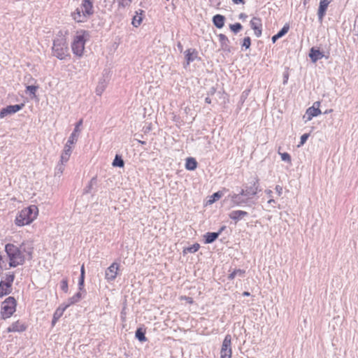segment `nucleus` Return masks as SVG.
Instances as JSON below:
<instances>
[{
  "label": "nucleus",
  "instance_id": "nucleus-12",
  "mask_svg": "<svg viewBox=\"0 0 358 358\" xmlns=\"http://www.w3.org/2000/svg\"><path fill=\"white\" fill-rule=\"evenodd\" d=\"M308 56L313 63L317 62L318 60L321 59L323 57L328 59L329 57V52H327V55L324 54V52L320 51L319 49H317L315 47H313L310 49Z\"/></svg>",
  "mask_w": 358,
  "mask_h": 358
},
{
  "label": "nucleus",
  "instance_id": "nucleus-9",
  "mask_svg": "<svg viewBox=\"0 0 358 358\" xmlns=\"http://www.w3.org/2000/svg\"><path fill=\"white\" fill-rule=\"evenodd\" d=\"M231 336L227 334L222 344L220 358H231Z\"/></svg>",
  "mask_w": 358,
  "mask_h": 358
},
{
  "label": "nucleus",
  "instance_id": "nucleus-58",
  "mask_svg": "<svg viewBox=\"0 0 358 358\" xmlns=\"http://www.w3.org/2000/svg\"><path fill=\"white\" fill-rule=\"evenodd\" d=\"M265 193L268 196L270 199H273V192L271 189H266Z\"/></svg>",
  "mask_w": 358,
  "mask_h": 358
},
{
  "label": "nucleus",
  "instance_id": "nucleus-29",
  "mask_svg": "<svg viewBox=\"0 0 358 358\" xmlns=\"http://www.w3.org/2000/svg\"><path fill=\"white\" fill-rule=\"evenodd\" d=\"M250 24L253 30L262 27V20L257 17H252L250 22Z\"/></svg>",
  "mask_w": 358,
  "mask_h": 358
},
{
  "label": "nucleus",
  "instance_id": "nucleus-41",
  "mask_svg": "<svg viewBox=\"0 0 358 358\" xmlns=\"http://www.w3.org/2000/svg\"><path fill=\"white\" fill-rule=\"evenodd\" d=\"M309 136H310L309 134H308V133L303 134L300 138V142H299V144L298 145V147H300V146L304 145L306 143V142L307 141L308 138H309Z\"/></svg>",
  "mask_w": 358,
  "mask_h": 358
},
{
  "label": "nucleus",
  "instance_id": "nucleus-16",
  "mask_svg": "<svg viewBox=\"0 0 358 358\" xmlns=\"http://www.w3.org/2000/svg\"><path fill=\"white\" fill-rule=\"evenodd\" d=\"M332 0H320L317 10L318 20L322 22L328 8L329 4Z\"/></svg>",
  "mask_w": 358,
  "mask_h": 358
},
{
  "label": "nucleus",
  "instance_id": "nucleus-23",
  "mask_svg": "<svg viewBox=\"0 0 358 358\" xmlns=\"http://www.w3.org/2000/svg\"><path fill=\"white\" fill-rule=\"evenodd\" d=\"M198 166V162L195 158L189 157L185 159V167L188 171H194Z\"/></svg>",
  "mask_w": 358,
  "mask_h": 358
},
{
  "label": "nucleus",
  "instance_id": "nucleus-17",
  "mask_svg": "<svg viewBox=\"0 0 358 358\" xmlns=\"http://www.w3.org/2000/svg\"><path fill=\"white\" fill-rule=\"evenodd\" d=\"M248 215H249L248 213L246 211L241 210H236L231 211L229 214V217L230 219L233 220L235 222V223L236 224L238 221H240L245 217L248 216Z\"/></svg>",
  "mask_w": 358,
  "mask_h": 358
},
{
  "label": "nucleus",
  "instance_id": "nucleus-51",
  "mask_svg": "<svg viewBox=\"0 0 358 358\" xmlns=\"http://www.w3.org/2000/svg\"><path fill=\"white\" fill-rule=\"evenodd\" d=\"M289 79V73L287 71L283 73V84L285 85L287 83Z\"/></svg>",
  "mask_w": 358,
  "mask_h": 358
},
{
  "label": "nucleus",
  "instance_id": "nucleus-32",
  "mask_svg": "<svg viewBox=\"0 0 358 358\" xmlns=\"http://www.w3.org/2000/svg\"><path fill=\"white\" fill-rule=\"evenodd\" d=\"M15 280V273L13 272H9L6 274V280H4V283L7 284V287L9 285H13V281Z\"/></svg>",
  "mask_w": 358,
  "mask_h": 358
},
{
  "label": "nucleus",
  "instance_id": "nucleus-43",
  "mask_svg": "<svg viewBox=\"0 0 358 358\" xmlns=\"http://www.w3.org/2000/svg\"><path fill=\"white\" fill-rule=\"evenodd\" d=\"M132 0H118V6L125 8L130 6Z\"/></svg>",
  "mask_w": 358,
  "mask_h": 358
},
{
  "label": "nucleus",
  "instance_id": "nucleus-54",
  "mask_svg": "<svg viewBox=\"0 0 358 358\" xmlns=\"http://www.w3.org/2000/svg\"><path fill=\"white\" fill-rule=\"evenodd\" d=\"M73 144L74 143H69V140H68L64 145V150H72L71 145Z\"/></svg>",
  "mask_w": 358,
  "mask_h": 358
},
{
  "label": "nucleus",
  "instance_id": "nucleus-30",
  "mask_svg": "<svg viewBox=\"0 0 358 358\" xmlns=\"http://www.w3.org/2000/svg\"><path fill=\"white\" fill-rule=\"evenodd\" d=\"M200 248V245L197 243H194L193 245L189 246V247H187V248H185L183 249V255H186L187 252H189V253H195L196 252H197Z\"/></svg>",
  "mask_w": 358,
  "mask_h": 358
},
{
  "label": "nucleus",
  "instance_id": "nucleus-39",
  "mask_svg": "<svg viewBox=\"0 0 358 358\" xmlns=\"http://www.w3.org/2000/svg\"><path fill=\"white\" fill-rule=\"evenodd\" d=\"M242 48H245V49L250 48L251 45V38L249 36H246L243 38V43L241 44Z\"/></svg>",
  "mask_w": 358,
  "mask_h": 358
},
{
  "label": "nucleus",
  "instance_id": "nucleus-24",
  "mask_svg": "<svg viewBox=\"0 0 358 358\" xmlns=\"http://www.w3.org/2000/svg\"><path fill=\"white\" fill-rule=\"evenodd\" d=\"M146 330L143 327H138L135 332V337L141 343H144L148 341L145 336Z\"/></svg>",
  "mask_w": 358,
  "mask_h": 358
},
{
  "label": "nucleus",
  "instance_id": "nucleus-22",
  "mask_svg": "<svg viewBox=\"0 0 358 358\" xmlns=\"http://www.w3.org/2000/svg\"><path fill=\"white\" fill-rule=\"evenodd\" d=\"M144 11L143 10L139 9L136 11V15H134L132 18L131 24L134 27H138L141 25L143 22V17Z\"/></svg>",
  "mask_w": 358,
  "mask_h": 358
},
{
  "label": "nucleus",
  "instance_id": "nucleus-15",
  "mask_svg": "<svg viewBox=\"0 0 358 358\" xmlns=\"http://www.w3.org/2000/svg\"><path fill=\"white\" fill-rule=\"evenodd\" d=\"M219 42L220 43V47L222 50L224 52L230 53L231 52V47L230 46V41L229 38L223 34H220L217 35Z\"/></svg>",
  "mask_w": 358,
  "mask_h": 358
},
{
  "label": "nucleus",
  "instance_id": "nucleus-4",
  "mask_svg": "<svg viewBox=\"0 0 358 358\" xmlns=\"http://www.w3.org/2000/svg\"><path fill=\"white\" fill-rule=\"evenodd\" d=\"M52 54L59 60H64L71 57L69 52V46L64 36H59L53 40L52 47Z\"/></svg>",
  "mask_w": 358,
  "mask_h": 358
},
{
  "label": "nucleus",
  "instance_id": "nucleus-36",
  "mask_svg": "<svg viewBox=\"0 0 358 358\" xmlns=\"http://www.w3.org/2000/svg\"><path fill=\"white\" fill-rule=\"evenodd\" d=\"M64 171V164L59 162L58 164L56 166L55 169V176H57L59 177L63 173Z\"/></svg>",
  "mask_w": 358,
  "mask_h": 358
},
{
  "label": "nucleus",
  "instance_id": "nucleus-18",
  "mask_svg": "<svg viewBox=\"0 0 358 358\" xmlns=\"http://www.w3.org/2000/svg\"><path fill=\"white\" fill-rule=\"evenodd\" d=\"M83 124V120H80L78 122H76L75 125V128L72 133L71 134L70 136L69 137V143H76L78 141L80 129L79 127Z\"/></svg>",
  "mask_w": 358,
  "mask_h": 358
},
{
  "label": "nucleus",
  "instance_id": "nucleus-40",
  "mask_svg": "<svg viewBox=\"0 0 358 358\" xmlns=\"http://www.w3.org/2000/svg\"><path fill=\"white\" fill-rule=\"evenodd\" d=\"M6 259L2 255H0V269H8V268L6 266Z\"/></svg>",
  "mask_w": 358,
  "mask_h": 358
},
{
  "label": "nucleus",
  "instance_id": "nucleus-59",
  "mask_svg": "<svg viewBox=\"0 0 358 358\" xmlns=\"http://www.w3.org/2000/svg\"><path fill=\"white\" fill-rule=\"evenodd\" d=\"M227 227L226 226H222L219 230L217 231H216V233H217L218 234V236L222 234V232L223 231H224L226 229Z\"/></svg>",
  "mask_w": 358,
  "mask_h": 358
},
{
  "label": "nucleus",
  "instance_id": "nucleus-2",
  "mask_svg": "<svg viewBox=\"0 0 358 358\" xmlns=\"http://www.w3.org/2000/svg\"><path fill=\"white\" fill-rule=\"evenodd\" d=\"M94 13L93 0H82L80 7L71 13V17L76 22H85Z\"/></svg>",
  "mask_w": 358,
  "mask_h": 358
},
{
  "label": "nucleus",
  "instance_id": "nucleus-64",
  "mask_svg": "<svg viewBox=\"0 0 358 358\" xmlns=\"http://www.w3.org/2000/svg\"><path fill=\"white\" fill-rule=\"evenodd\" d=\"M59 320L52 317V322H51V325L52 327H55V325L56 324V323Z\"/></svg>",
  "mask_w": 358,
  "mask_h": 358
},
{
  "label": "nucleus",
  "instance_id": "nucleus-52",
  "mask_svg": "<svg viewBox=\"0 0 358 358\" xmlns=\"http://www.w3.org/2000/svg\"><path fill=\"white\" fill-rule=\"evenodd\" d=\"M254 31H255V36L259 38L262 36V27L257 29H254Z\"/></svg>",
  "mask_w": 358,
  "mask_h": 358
},
{
  "label": "nucleus",
  "instance_id": "nucleus-13",
  "mask_svg": "<svg viewBox=\"0 0 358 358\" xmlns=\"http://www.w3.org/2000/svg\"><path fill=\"white\" fill-rule=\"evenodd\" d=\"M28 325L20 320H17L15 322H13L11 325H10L7 329L6 331L8 333L10 332H18L22 333L27 330Z\"/></svg>",
  "mask_w": 358,
  "mask_h": 358
},
{
  "label": "nucleus",
  "instance_id": "nucleus-63",
  "mask_svg": "<svg viewBox=\"0 0 358 358\" xmlns=\"http://www.w3.org/2000/svg\"><path fill=\"white\" fill-rule=\"evenodd\" d=\"M59 320L52 317V322H51V325L52 327H55V325L56 324V323Z\"/></svg>",
  "mask_w": 358,
  "mask_h": 358
},
{
  "label": "nucleus",
  "instance_id": "nucleus-5",
  "mask_svg": "<svg viewBox=\"0 0 358 358\" xmlns=\"http://www.w3.org/2000/svg\"><path fill=\"white\" fill-rule=\"evenodd\" d=\"M17 301L14 296H8L2 303L1 306V317L6 320L10 317L16 311Z\"/></svg>",
  "mask_w": 358,
  "mask_h": 358
},
{
  "label": "nucleus",
  "instance_id": "nucleus-14",
  "mask_svg": "<svg viewBox=\"0 0 358 358\" xmlns=\"http://www.w3.org/2000/svg\"><path fill=\"white\" fill-rule=\"evenodd\" d=\"M185 62L183 64L184 68H187L190 63L194 62L198 57V51L195 48H189L185 51Z\"/></svg>",
  "mask_w": 358,
  "mask_h": 358
},
{
  "label": "nucleus",
  "instance_id": "nucleus-8",
  "mask_svg": "<svg viewBox=\"0 0 358 358\" xmlns=\"http://www.w3.org/2000/svg\"><path fill=\"white\" fill-rule=\"evenodd\" d=\"M229 197L231 198V203L234 206H250L251 203L255 204V202L250 200V198L245 196V194H241V191L238 194L234 193L230 194Z\"/></svg>",
  "mask_w": 358,
  "mask_h": 358
},
{
  "label": "nucleus",
  "instance_id": "nucleus-47",
  "mask_svg": "<svg viewBox=\"0 0 358 358\" xmlns=\"http://www.w3.org/2000/svg\"><path fill=\"white\" fill-rule=\"evenodd\" d=\"M78 289L80 292L86 293V290L85 289V281L80 279H78Z\"/></svg>",
  "mask_w": 358,
  "mask_h": 358
},
{
  "label": "nucleus",
  "instance_id": "nucleus-45",
  "mask_svg": "<svg viewBox=\"0 0 358 358\" xmlns=\"http://www.w3.org/2000/svg\"><path fill=\"white\" fill-rule=\"evenodd\" d=\"M22 251H23V253L25 252L27 254V255L28 256V259H32V253H33V248H32L26 249L25 248L22 247Z\"/></svg>",
  "mask_w": 358,
  "mask_h": 358
},
{
  "label": "nucleus",
  "instance_id": "nucleus-3",
  "mask_svg": "<svg viewBox=\"0 0 358 358\" xmlns=\"http://www.w3.org/2000/svg\"><path fill=\"white\" fill-rule=\"evenodd\" d=\"M38 214L37 206L31 205L18 212L15 219V224L18 227L29 225L36 219Z\"/></svg>",
  "mask_w": 358,
  "mask_h": 358
},
{
  "label": "nucleus",
  "instance_id": "nucleus-38",
  "mask_svg": "<svg viewBox=\"0 0 358 358\" xmlns=\"http://www.w3.org/2000/svg\"><path fill=\"white\" fill-rule=\"evenodd\" d=\"M60 288L64 292L67 293L69 291L68 286V280L66 278H63L60 282Z\"/></svg>",
  "mask_w": 358,
  "mask_h": 358
},
{
  "label": "nucleus",
  "instance_id": "nucleus-11",
  "mask_svg": "<svg viewBox=\"0 0 358 358\" xmlns=\"http://www.w3.org/2000/svg\"><path fill=\"white\" fill-rule=\"evenodd\" d=\"M24 106V103H22L15 105H9L4 107L0 110V118H4L7 115L15 114L21 110Z\"/></svg>",
  "mask_w": 358,
  "mask_h": 358
},
{
  "label": "nucleus",
  "instance_id": "nucleus-7",
  "mask_svg": "<svg viewBox=\"0 0 358 358\" xmlns=\"http://www.w3.org/2000/svg\"><path fill=\"white\" fill-rule=\"evenodd\" d=\"M262 190L259 185V180L257 177H255L251 182V185H244V188L241 189V194H245V196L250 198V200L252 201V198Z\"/></svg>",
  "mask_w": 358,
  "mask_h": 358
},
{
  "label": "nucleus",
  "instance_id": "nucleus-21",
  "mask_svg": "<svg viewBox=\"0 0 358 358\" xmlns=\"http://www.w3.org/2000/svg\"><path fill=\"white\" fill-rule=\"evenodd\" d=\"M218 234L216 232H206L203 236V243L205 244H210L215 242L218 238Z\"/></svg>",
  "mask_w": 358,
  "mask_h": 358
},
{
  "label": "nucleus",
  "instance_id": "nucleus-28",
  "mask_svg": "<svg viewBox=\"0 0 358 358\" xmlns=\"http://www.w3.org/2000/svg\"><path fill=\"white\" fill-rule=\"evenodd\" d=\"M112 165L114 167L123 168L124 166V161L120 155H116L112 162Z\"/></svg>",
  "mask_w": 358,
  "mask_h": 358
},
{
  "label": "nucleus",
  "instance_id": "nucleus-44",
  "mask_svg": "<svg viewBox=\"0 0 358 358\" xmlns=\"http://www.w3.org/2000/svg\"><path fill=\"white\" fill-rule=\"evenodd\" d=\"M82 292L79 291L77 293H76L73 296H71V299L73 301H74L75 303L78 302L81 298H82Z\"/></svg>",
  "mask_w": 358,
  "mask_h": 358
},
{
  "label": "nucleus",
  "instance_id": "nucleus-46",
  "mask_svg": "<svg viewBox=\"0 0 358 358\" xmlns=\"http://www.w3.org/2000/svg\"><path fill=\"white\" fill-rule=\"evenodd\" d=\"M69 158H70V156H69L68 155H66L62 152L61 157H60L59 162L65 164L69 160Z\"/></svg>",
  "mask_w": 358,
  "mask_h": 358
},
{
  "label": "nucleus",
  "instance_id": "nucleus-34",
  "mask_svg": "<svg viewBox=\"0 0 358 358\" xmlns=\"http://www.w3.org/2000/svg\"><path fill=\"white\" fill-rule=\"evenodd\" d=\"M222 195H223V194L221 191H217V192L213 193L210 196L208 202L210 203H213L215 202L216 201H217L218 199H220Z\"/></svg>",
  "mask_w": 358,
  "mask_h": 358
},
{
  "label": "nucleus",
  "instance_id": "nucleus-27",
  "mask_svg": "<svg viewBox=\"0 0 358 358\" xmlns=\"http://www.w3.org/2000/svg\"><path fill=\"white\" fill-rule=\"evenodd\" d=\"M38 85H27L26 86V93L29 94L31 99L36 98V91L38 89Z\"/></svg>",
  "mask_w": 358,
  "mask_h": 358
},
{
  "label": "nucleus",
  "instance_id": "nucleus-1",
  "mask_svg": "<svg viewBox=\"0 0 358 358\" xmlns=\"http://www.w3.org/2000/svg\"><path fill=\"white\" fill-rule=\"evenodd\" d=\"M24 245V243L20 247L13 243H6L5 245L4 251L9 261V268H15L25 263L26 257L22 251Z\"/></svg>",
  "mask_w": 358,
  "mask_h": 358
},
{
  "label": "nucleus",
  "instance_id": "nucleus-20",
  "mask_svg": "<svg viewBox=\"0 0 358 358\" xmlns=\"http://www.w3.org/2000/svg\"><path fill=\"white\" fill-rule=\"evenodd\" d=\"M226 17L221 14H216L212 18L213 25L217 29H222L224 26Z\"/></svg>",
  "mask_w": 358,
  "mask_h": 358
},
{
  "label": "nucleus",
  "instance_id": "nucleus-62",
  "mask_svg": "<svg viewBox=\"0 0 358 358\" xmlns=\"http://www.w3.org/2000/svg\"><path fill=\"white\" fill-rule=\"evenodd\" d=\"M180 117L178 115H173V120L176 122H180Z\"/></svg>",
  "mask_w": 358,
  "mask_h": 358
},
{
  "label": "nucleus",
  "instance_id": "nucleus-42",
  "mask_svg": "<svg viewBox=\"0 0 358 358\" xmlns=\"http://www.w3.org/2000/svg\"><path fill=\"white\" fill-rule=\"evenodd\" d=\"M281 159L284 162L290 163L292 161V158L288 152L280 153Z\"/></svg>",
  "mask_w": 358,
  "mask_h": 358
},
{
  "label": "nucleus",
  "instance_id": "nucleus-26",
  "mask_svg": "<svg viewBox=\"0 0 358 358\" xmlns=\"http://www.w3.org/2000/svg\"><path fill=\"white\" fill-rule=\"evenodd\" d=\"M245 274V271L243 269L238 268L234 269L227 277L229 280H234L236 276L239 278H244Z\"/></svg>",
  "mask_w": 358,
  "mask_h": 358
},
{
  "label": "nucleus",
  "instance_id": "nucleus-50",
  "mask_svg": "<svg viewBox=\"0 0 358 358\" xmlns=\"http://www.w3.org/2000/svg\"><path fill=\"white\" fill-rule=\"evenodd\" d=\"M275 189L276 192L278 193V196H281L282 194V187L280 185H277L275 187Z\"/></svg>",
  "mask_w": 358,
  "mask_h": 358
},
{
  "label": "nucleus",
  "instance_id": "nucleus-35",
  "mask_svg": "<svg viewBox=\"0 0 358 358\" xmlns=\"http://www.w3.org/2000/svg\"><path fill=\"white\" fill-rule=\"evenodd\" d=\"M229 28L232 32L236 34L243 29V26L241 23L236 22L235 24H230Z\"/></svg>",
  "mask_w": 358,
  "mask_h": 358
},
{
  "label": "nucleus",
  "instance_id": "nucleus-61",
  "mask_svg": "<svg viewBox=\"0 0 358 358\" xmlns=\"http://www.w3.org/2000/svg\"><path fill=\"white\" fill-rule=\"evenodd\" d=\"M177 48H178V50H179L180 52H182V50H183V46H182V43H181L180 42H178V43H177Z\"/></svg>",
  "mask_w": 358,
  "mask_h": 358
},
{
  "label": "nucleus",
  "instance_id": "nucleus-10",
  "mask_svg": "<svg viewBox=\"0 0 358 358\" xmlns=\"http://www.w3.org/2000/svg\"><path fill=\"white\" fill-rule=\"evenodd\" d=\"M119 270L120 264L117 262L112 263L105 271V279L108 282L114 281L118 275Z\"/></svg>",
  "mask_w": 358,
  "mask_h": 358
},
{
  "label": "nucleus",
  "instance_id": "nucleus-57",
  "mask_svg": "<svg viewBox=\"0 0 358 358\" xmlns=\"http://www.w3.org/2000/svg\"><path fill=\"white\" fill-rule=\"evenodd\" d=\"M249 92H250V90H245L244 92H243L241 96L242 100H245L247 98V96L248 95Z\"/></svg>",
  "mask_w": 358,
  "mask_h": 358
},
{
  "label": "nucleus",
  "instance_id": "nucleus-53",
  "mask_svg": "<svg viewBox=\"0 0 358 358\" xmlns=\"http://www.w3.org/2000/svg\"><path fill=\"white\" fill-rule=\"evenodd\" d=\"M69 308V305H67L66 303H64L62 304H61L58 308L60 309V310H62V312L64 313L67 308Z\"/></svg>",
  "mask_w": 358,
  "mask_h": 358
},
{
  "label": "nucleus",
  "instance_id": "nucleus-19",
  "mask_svg": "<svg viewBox=\"0 0 358 358\" xmlns=\"http://www.w3.org/2000/svg\"><path fill=\"white\" fill-rule=\"evenodd\" d=\"M322 113L320 109L319 108L315 107V106H312L309 107L306 111L304 117L306 116V121L311 120L314 117H317Z\"/></svg>",
  "mask_w": 358,
  "mask_h": 358
},
{
  "label": "nucleus",
  "instance_id": "nucleus-33",
  "mask_svg": "<svg viewBox=\"0 0 358 358\" xmlns=\"http://www.w3.org/2000/svg\"><path fill=\"white\" fill-rule=\"evenodd\" d=\"M106 87V83L104 80L100 81L96 88V93L97 95H101Z\"/></svg>",
  "mask_w": 358,
  "mask_h": 358
},
{
  "label": "nucleus",
  "instance_id": "nucleus-56",
  "mask_svg": "<svg viewBox=\"0 0 358 358\" xmlns=\"http://www.w3.org/2000/svg\"><path fill=\"white\" fill-rule=\"evenodd\" d=\"M182 299L185 300L188 303H193V299L192 297H189V296H182Z\"/></svg>",
  "mask_w": 358,
  "mask_h": 358
},
{
  "label": "nucleus",
  "instance_id": "nucleus-55",
  "mask_svg": "<svg viewBox=\"0 0 358 358\" xmlns=\"http://www.w3.org/2000/svg\"><path fill=\"white\" fill-rule=\"evenodd\" d=\"M125 310H126V307L124 306L122 308V311L120 313V317H121L122 320H125V317H126V311H125Z\"/></svg>",
  "mask_w": 358,
  "mask_h": 358
},
{
  "label": "nucleus",
  "instance_id": "nucleus-6",
  "mask_svg": "<svg viewBox=\"0 0 358 358\" xmlns=\"http://www.w3.org/2000/svg\"><path fill=\"white\" fill-rule=\"evenodd\" d=\"M85 34L88 35L86 31H83V34L76 36L71 43V50L73 53L79 58L83 57L84 53L86 43L85 37Z\"/></svg>",
  "mask_w": 358,
  "mask_h": 358
},
{
  "label": "nucleus",
  "instance_id": "nucleus-60",
  "mask_svg": "<svg viewBox=\"0 0 358 358\" xmlns=\"http://www.w3.org/2000/svg\"><path fill=\"white\" fill-rule=\"evenodd\" d=\"M279 38H280V37L278 36L277 34H275L271 37V41H272L273 43H275Z\"/></svg>",
  "mask_w": 358,
  "mask_h": 358
},
{
  "label": "nucleus",
  "instance_id": "nucleus-48",
  "mask_svg": "<svg viewBox=\"0 0 358 358\" xmlns=\"http://www.w3.org/2000/svg\"><path fill=\"white\" fill-rule=\"evenodd\" d=\"M64 313L62 310H60L58 308L55 310L53 313V317L59 320V318L63 315Z\"/></svg>",
  "mask_w": 358,
  "mask_h": 358
},
{
  "label": "nucleus",
  "instance_id": "nucleus-37",
  "mask_svg": "<svg viewBox=\"0 0 358 358\" xmlns=\"http://www.w3.org/2000/svg\"><path fill=\"white\" fill-rule=\"evenodd\" d=\"M289 24L286 23L282 27V29L278 31V32L276 34L278 35V36L280 38H282V36H284L288 31H289Z\"/></svg>",
  "mask_w": 358,
  "mask_h": 358
},
{
  "label": "nucleus",
  "instance_id": "nucleus-31",
  "mask_svg": "<svg viewBox=\"0 0 358 358\" xmlns=\"http://www.w3.org/2000/svg\"><path fill=\"white\" fill-rule=\"evenodd\" d=\"M97 180L96 177H93L86 187L83 189V194H90L92 192V187L94 185L96 184Z\"/></svg>",
  "mask_w": 358,
  "mask_h": 358
},
{
  "label": "nucleus",
  "instance_id": "nucleus-25",
  "mask_svg": "<svg viewBox=\"0 0 358 358\" xmlns=\"http://www.w3.org/2000/svg\"><path fill=\"white\" fill-rule=\"evenodd\" d=\"M7 286V284L4 283V280H1L0 281V298H3L12 292V286Z\"/></svg>",
  "mask_w": 358,
  "mask_h": 358
},
{
  "label": "nucleus",
  "instance_id": "nucleus-49",
  "mask_svg": "<svg viewBox=\"0 0 358 358\" xmlns=\"http://www.w3.org/2000/svg\"><path fill=\"white\" fill-rule=\"evenodd\" d=\"M217 89L215 87H211L207 92L208 96H213L216 92Z\"/></svg>",
  "mask_w": 358,
  "mask_h": 358
}]
</instances>
